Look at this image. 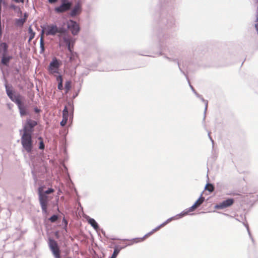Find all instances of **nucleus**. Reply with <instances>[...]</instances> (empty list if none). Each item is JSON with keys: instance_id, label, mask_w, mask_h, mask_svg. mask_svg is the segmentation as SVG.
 Masks as SVG:
<instances>
[{"instance_id": "obj_25", "label": "nucleus", "mask_w": 258, "mask_h": 258, "mask_svg": "<svg viewBox=\"0 0 258 258\" xmlns=\"http://www.w3.org/2000/svg\"><path fill=\"white\" fill-rule=\"evenodd\" d=\"M64 42L67 44L69 43L70 42H71L72 39L69 37H67L64 36L63 38Z\"/></svg>"}, {"instance_id": "obj_9", "label": "nucleus", "mask_w": 258, "mask_h": 258, "mask_svg": "<svg viewBox=\"0 0 258 258\" xmlns=\"http://www.w3.org/2000/svg\"><path fill=\"white\" fill-rule=\"evenodd\" d=\"M15 103L17 104L18 105V108L20 111V113L21 116H24L28 114L27 111V108L24 105V104L23 103L22 101V98L19 99V97L17 98L15 100Z\"/></svg>"}, {"instance_id": "obj_20", "label": "nucleus", "mask_w": 258, "mask_h": 258, "mask_svg": "<svg viewBox=\"0 0 258 258\" xmlns=\"http://www.w3.org/2000/svg\"><path fill=\"white\" fill-rule=\"evenodd\" d=\"M71 84H72V82L71 81H67L66 82L65 85H64V88H65L66 93H68L70 90V89L71 88Z\"/></svg>"}, {"instance_id": "obj_17", "label": "nucleus", "mask_w": 258, "mask_h": 258, "mask_svg": "<svg viewBox=\"0 0 258 258\" xmlns=\"http://www.w3.org/2000/svg\"><path fill=\"white\" fill-rule=\"evenodd\" d=\"M88 222L95 230H97L99 228L98 224L94 219L89 218L88 220Z\"/></svg>"}, {"instance_id": "obj_13", "label": "nucleus", "mask_w": 258, "mask_h": 258, "mask_svg": "<svg viewBox=\"0 0 258 258\" xmlns=\"http://www.w3.org/2000/svg\"><path fill=\"white\" fill-rule=\"evenodd\" d=\"M12 56L8 55V54L2 55L1 62L3 64L6 66H8L9 62L10 60L12 59Z\"/></svg>"}, {"instance_id": "obj_31", "label": "nucleus", "mask_w": 258, "mask_h": 258, "mask_svg": "<svg viewBox=\"0 0 258 258\" xmlns=\"http://www.w3.org/2000/svg\"><path fill=\"white\" fill-rule=\"evenodd\" d=\"M61 4H72L69 0H60Z\"/></svg>"}, {"instance_id": "obj_23", "label": "nucleus", "mask_w": 258, "mask_h": 258, "mask_svg": "<svg viewBox=\"0 0 258 258\" xmlns=\"http://www.w3.org/2000/svg\"><path fill=\"white\" fill-rule=\"evenodd\" d=\"M119 252V249H117V248H115L110 258H116Z\"/></svg>"}, {"instance_id": "obj_5", "label": "nucleus", "mask_w": 258, "mask_h": 258, "mask_svg": "<svg viewBox=\"0 0 258 258\" xmlns=\"http://www.w3.org/2000/svg\"><path fill=\"white\" fill-rule=\"evenodd\" d=\"M205 198L203 197H201L191 207L188 208L186 211H183L179 215L180 217L187 215L189 212L194 211L197 208H198L202 204Z\"/></svg>"}, {"instance_id": "obj_21", "label": "nucleus", "mask_w": 258, "mask_h": 258, "mask_svg": "<svg viewBox=\"0 0 258 258\" xmlns=\"http://www.w3.org/2000/svg\"><path fill=\"white\" fill-rule=\"evenodd\" d=\"M26 22V19H19L16 20V24L18 26H22L24 23Z\"/></svg>"}, {"instance_id": "obj_19", "label": "nucleus", "mask_w": 258, "mask_h": 258, "mask_svg": "<svg viewBox=\"0 0 258 258\" xmlns=\"http://www.w3.org/2000/svg\"><path fill=\"white\" fill-rule=\"evenodd\" d=\"M69 112L67 106H65L62 111V118L64 119H68Z\"/></svg>"}, {"instance_id": "obj_2", "label": "nucleus", "mask_w": 258, "mask_h": 258, "mask_svg": "<svg viewBox=\"0 0 258 258\" xmlns=\"http://www.w3.org/2000/svg\"><path fill=\"white\" fill-rule=\"evenodd\" d=\"M65 31L66 30L64 28H58L56 25H50L47 26V27L42 30L41 35L43 36L44 33L47 36L55 35L57 33L60 34L64 33Z\"/></svg>"}, {"instance_id": "obj_29", "label": "nucleus", "mask_w": 258, "mask_h": 258, "mask_svg": "<svg viewBox=\"0 0 258 258\" xmlns=\"http://www.w3.org/2000/svg\"><path fill=\"white\" fill-rule=\"evenodd\" d=\"M58 89L60 90H62L63 89L62 82H59L58 84Z\"/></svg>"}, {"instance_id": "obj_38", "label": "nucleus", "mask_w": 258, "mask_h": 258, "mask_svg": "<svg viewBox=\"0 0 258 258\" xmlns=\"http://www.w3.org/2000/svg\"><path fill=\"white\" fill-rule=\"evenodd\" d=\"M68 258H71V257H68Z\"/></svg>"}, {"instance_id": "obj_7", "label": "nucleus", "mask_w": 258, "mask_h": 258, "mask_svg": "<svg viewBox=\"0 0 258 258\" xmlns=\"http://www.w3.org/2000/svg\"><path fill=\"white\" fill-rule=\"evenodd\" d=\"M60 64L56 58H54L50 63L48 70L50 74H53L58 73V68Z\"/></svg>"}, {"instance_id": "obj_15", "label": "nucleus", "mask_w": 258, "mask_h": 258, "mask_svg": "<svg viewBox=\"0 0 258 258\" xmlns=\"http://www.w3.org/2000/svg\"><path fill=\"white\" fill-rule=\"evenodd\" d=\"M8 45L5 42L0 43V54L5 55L8 54Z\"/></svg>"}, {"instance_id": "obj_24", "label": "nucleus", "mask_w": 258, "mask_h": 258, "mask_svg": "<svg viewBox=\"0 0 258 258\" xmlns=\"http://www.w3.org/2000/svg\"><path fill=\"white\" fill-rule=\"evenodd\" d=\"M40 47L41 48V50L42 51H43L44 50V44L43 36V35H41Z\"/></svg>"}, {"instance_id": "obj_16", "label": "nucleus", "mask_w": 258, "mask_h": 258, "mask_svg": "<svg viewBox=\"0 0 258 258\" xmlns=\"http://www.w3.org/2000/svg\"><path fill=\"white\" fill-rule=\"evenodd\" d=\"M33 132V128L29 127L27 125L25 124L23 128V134H27L31 135Z\"/></svg>"}, {"instance_id": "obj_14", "label": "nucleus", "mask_w": 258, "mask_h": 258, "mask_svg": "<svg viewBox=\"0 0 258 258\" xmlns=\"http://www.w3.org/2000/svg\"><path fill=\"white\" fill-rule=\"evenodd\" d=\"M81 12V7L79 4L75 6L72 11L71 12L70 15L72 17L76 16L79 15Z\"/></svg>"}, {"instance_id": "obj_36", "label": "nucleus", "mask_w": 258, "mask_h": 258, "mask_svg": "<svg viewBox=\"0 0 258 258\" xmlns=\"http://www.w3.org/2000/svg\"><path fill=\"white\" fill-rule=\"evenodd\" d=\"M1 1L2 0H0V12L1 13Z\"/></svg>"}, {"instance_id": "obj_11", "label": "nucleus", "mask_w": 258, "mask_h": 258, "mask_svg": "<svg viewBox=\"0 0 258 258\" xmlns=\"http://www.w3.org/2000/svg\"><path fill=\"white\" fill-rule=\"evenodd\" d=\"M72 4H61L57 7L55 8L54 11L57 13H62L70 10Z\"/></svg>"}, {"instance_id": "obj_27", "label": "nucleus", "mask_w": 258, "mask_h": 258, "mask_svg": "<svg viewBox=\"0 0 258 258\" xmlns=\"http://www.w3.org/2000/svg\"><path fill=\"white\" fill-rule=\"evenodd\" d=\"M54 189L53 188H50L48 190H46L45 191L43 192V194H45L46 195L47 194H50L54 192Z\"/></svg>"}, {"instance_id": "obj_4", "label": "nucleus", "mask_w": 258, "mask_h": 258, "mask_svg": "<svg viewBox=\"0 0 258 258\" xmlns=\"http://www.w3.org/2000/svg\"><path fill=\"white\" fill-rule=\"evenodd\" d=\"M167 222L164 223L160 225L158 227H156V228L154 229L152 231L146 234L143 237L140 238H134L131 240H127L126 244L127 245H131L134 243L142 242L144 241L147 238L149 237L150 236H151L152 234H153L154 232L157 231L159 230L161 227H163L164 225H166Z\"/></svg>"}, {"instance_id": "obj_10", "label": "nucleus", "mask_w": 258, "mask_h": 258, "mask_svg": "<svg viewBox=\"0 0 258 258\" xmlns=\"http://www.w3.org/2000/svg\"><path fill=\"white\" fill-rule=\"evenodd\" d=\"M234 200L233 199H228L216 205L215 207L217 209H223L232 206Z\"/></svg>"}, {"instance_id": "obj_30", "label": "nucleus", "mask_w": 258, "mask_h": 258, "mask_svg": "<svg viewBox=\"0 0 258 258\" xmlns=\"http://www.w3.org/2000/svg\"><path fill=\"white\" fill-rule=\"evenodd\" d=\"M56 80L57 81L59 82H62L63 81V80H62V78L61 77V76H58L57 78H56Z\"/></svg>"}, {"instance_id": "obj_26", "label": "nucleus", "mask_w": 258, "mask_h": 258, "mask_svg": "<svg viewBox=\"0 0 258 258\" xmlns=\"http://www.w3.org/2000/svg\"><path fill=\"white\" fill-rule=\"evenodd\" d=\"M57 219L58 216L57 215H54L49 218V220L51 222H54L57 220Z\"/></svg>"}, {"instance_id": "obj_33", "label": "nucleus", "mask_w": 258, "mask_h": 258, "mask_svg": "<svg viewBox=\"0 0 258 258\" xmlns=\"http://www.w3.org/2000/svg\"><path fill=\"white\" fill-rule=\"evenodd\" d=\"M71 42H70L69 43H68L67 44V45L68 46V50L70 51V52H72V48L71 47Z\"/></svg>"}, {"instance_id": "obj_18", "label": "nucleus", "mask_w": 258, "mask_h": 258, "mask_svg": "<svg viewBox=\"0 0 258 258\" xmlns=\"http://www.w3.org/2000/svg\"><path fill=\"white\" fill-rule=\"evenodd\" d=\"M26 124L29 127L33 128L34 127L37 125V122L34 120L28 119L26 121Z\"/></svg>"}, {"instance_id": "obj_22", "label": "nucleus", "mask_w": 258, "mask_h": 258, "mask_svg": "<svg viewBox=\"0 0 258 258\" xmlns=\"http://www.w3.org/2000/svg\"><path fill=\"white\" fill-rule=\"evenodd\" d=\"M205 189L211 192L214 191V187L212 184L208 183L206 185Z\"/></svg>"}, {"instance_id": "obj_32", "label": "nucleus", "mask_w": 258, "mask_h": 258, "mask_svg": "<svg viewBox=\"0 0 258 258\" xmlns=\"http://www.w3.org/2000/svg\"><path fill=\"white\" fill-rule=\"evenodd\" d=\"M44 148V145L43 142L41 141L40 143L39 149H43Z\"/></svg>"}, {"instance_id": "obj_8", "label": "nucleus", "mask_w": 258, "mask_h": 258, "mask_svg": "<svg viewBox=\"0 0 258 258\" xmlns=\"http://www.w3.org/2000/svg\"><path fill=\"white\" fill-rule=\"evenodd\" d=\"M68 27L74 35H77L80 31L79 24L73 20L69 21Z\"/></svg>"}, {"instance_id": "obj_12", "label": "nucleus", "mask_w": 258, "mask_h": 258, "mask_svg": "<svg viewBox=\"0 0 258 258\" xmlns=\"http://www.w3.org/2000/svg\"><path fill=\"white\" fill-rule=\"evenodd\" d=\"M6 91L8 96L9 97V98L15 103V100L19 97V99H20L21 98V96L19 95H14L12 90H10L9 88H8V86L6 85Z\"/></svg>"}, {"instance_id": "obj_6", "label": "nucleus", "mask_w": 258, "mask_h": 258, "mask_svg": "<svg viewBox=\"0 0 258 258\" xmlns=\"http://www.w3.org/2000/svg\"><path fill=\"white\" fill-rule=\"evenodd\" d=\"M49 246L55 257L60 258V252L57 242L53 239H50Z\"/></svg>"}, {"instance_id": "obj_3", "label": "nucleus", "mask_w": 258, "mask_h": 258, "mask_svg": "<svg viewBox=\"0 0 258 258\" xmlns=\"http://www.w3.org/2000/svg\"><path fill=\"white\" fill-rule=\"evenodd\" d=\"M21 143L23 147L28 152L31 153L33 149V141L32 136L23 134L21 138Z\"/></svg>"}, {"instance_id": "obj_34", "label": "nucleus", "mask_w": 258, "mask_h": 258, "mask_svg": "<svg viewBox=\"0 0 258 258\" xmlns=\"http://www.w3.org/2000/svg\"><path fill=\"white\" fill-rule=\"evenodd\" d=\"M2 28L1 22H0V38L2 37Z\"/></svg>"}, {"instance_id": "obj_35", "label": "nucleus", "mask_w": 258, "mask_h": 258, "mask_svg": "<svg viewBox=\"0 0 258 258\" xmlns=\"http://www.w3.org/2000/svg\"><path fill=\"white\" fill-rule=\"evenodd\" d=\"M57 0H48V2L50 3H56L57 2Z\"/></svg>"}, {"instance_id": "obj_28", "label": "nucleus", "mask_w": 258, "mask_h": 258, "mask_svg": "<svg viewBox=\"0 0 258 258\" xmlns=\"http://www.w3.org/2000/svg\"><path fill=\"white\" fill-rule=\"evenodd\" d=\"M68 120L62 118V121L60 122V125L62 126H64L67 122Z\"/></svg>"}, {"instance_id": "obj_37", "label": "nucleus", "mask_w": 258, "mask_h": 258, "mask_svg": "<svg viewBox=\"0 0 258 258\" xmlns=\"http://www.w3.org/2000/svg\"><path fill=\"white\" fill-rule=\"evenodd\" d=\"M24 17H25L24 18H25L26 19H27V15L26 14H25Z\"/></svg>"}, {"instance_id": "obj_1", "label": "nucleus", "mask_w": 258, "mask_h": 258, "mask_svg": "<svg viewBox=\"0 0 258 258\" xmlns=\"http://www.w3.org/2000/svg\"><path fill=\"white\" fill-rule=\"evenodd\" d=\"M43 186H40L38 189L39 201L42 212L46 213L47 212V205L49 199L48 196L43 194Z\"/></svg>"}]
</instances>
